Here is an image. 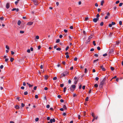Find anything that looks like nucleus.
Masks as SVG:
<instances>
[{
    "label": "nucleus",
    "instance_id": "8fccbe9b",
    "mask_svg": "<svg viewBox=\"0 0 123 123\" xmlns=\"http://www.w3.org/2000/svg\"><path fill=\"white\" fill-rule=\"evenodd\" d=\"M25 106V104L23 103L21 104V106L23 107Z\"/></svg>",
    "mask_w": 123,
    "mask_h": 123
},
{
    "label": "nucleus",
    "instance_id": "9d476101",
    "mask_svg": "<svg viewBox=\"0 0 123 123\" xmlns=\"http://www.w3.org/2000/svg\"><path fill=\"white\" fill-rule=\"evenodd\" d=\"M34 3V4L36 5H38V1H35V2H33Z\"/></svg>",
    "mask_w": 123,
    "mask_h": 123
},
{
    "label": "nucleus",
    "instance_id": "4be33fe9",
    "mask_svg": "<svg viewBox=\"0 0 123 123\" xmlns=\"http://www.w3.org/2000/svg\"><path fill=\"white\" fill-rule=\"evenodd\" d=\"M24 94L25 95H27L28 94V92L27 91H25L24 92Z\"/></svg>",
    "mask_w": 123,
    "mask_h": 123
},
{
    "label": "nucleus",
    "instance_id": "4d7b16f0",
    "mask_svg": "<svg viewBox=\"0 0 123 123\" xmlns=\"http://www.w3.org/2000/svg\"><path fill=\"white\" fill-rule=\"evenodd\" d=\"M77 57H75V58H74V61H77Z\"/></svg>",
    "mask_w": 123,
    "mask_h": 123
},
{
    "label": "nucleus",
    "instance_id": "a19ab883",
    "mask_svg": "<svg viewBox=\"0 0 123 123\" xmlns=\"http://www.w3.org/2000/svg\"><path fill=\"white\" fill-rule=\"evenodd\" d=\"M35 98H38V96L37 95H35Z\"/></svg>",
    "mask_w": 123,
    "mask_h": 123
},
{
    "label": "nucleus",
    "instance_id": "79ce46f5",
    "mask_svg": "<svg viewBox=\"0 0 123 123\" xmlns=\"http://www.w3.org/2000/svg\"><path fill=\"white\" fill-rule=\"evenodd\" d=\"M64 84H60V87H62L64 86Z\"/></svg>",
    "mask_w": 123,
    "mask_h": 123
},
{
    "label": "nucleus",
    "instance_id": "de8ad7c7",
    "mask_svg": "<svg viewBox=\"0 0 123 123\" xmlns=\"http://www.w3.org/2000/svg\"><path fill=\"white\" fill-rule=\"evenodd\" d=\"M64 31L65 33H67L68 32V30L66 29H64Z\"/></svg>",
    "mask_w": 123,
    "mask_h": 123
},
{
    "label": "nucleus",
    "instance_id": "ea45409f",
    "mask_svg": "<svg viewBox=\"0 0 123 123\" xmlns=\"http://www.w3.org/2000/svg\"><path fill=\"white\" fill-rule=\"evenodd\" d=\"M119 23L120 25H121L122 24V22L121 21H119Z\"/></svg>",
    "mask_w": 123,
    "mask_h": 123
},
{
    "label": "nucleus",
    "instance_id": "680f3d73",
    "mask_svg": "<svg viewBox=\"0 0 123 123\" xmlns=\"http://www.w3.org/2000/svg\"><path fill=\"white\" fill-rule=\"evenodd\" d=\"M16 10V8H14L12 10V11H13Z\"/></svg>",
    "mask_w": 123,
    "mask_h": 123
},
{
    "label": "nucleus",
    "instance_id": "c756f323",
    "mask_svg": "<svg viewBox=\"0 0 123 123\" xmlns=\"http://www.w3.org/2000/svg\"><path fill=\"white\" fill-rule=\"evenodd\" d=\"M57 79V77H56V76H55V77H54L53 78V80H56Z\"/></svg>",
    "mask_w": 123,
    "mask_h": 123
},
{
    "label": "nucleus",
    "instance_id": "f3484780",
    "mask_svg": "<svg viewBox=\"0 0 123 123\" xmlns=\"http://www.w3.org/2000/svg\"><path fill=\"white\" fill-rule=\"evenodd\" d=\"M29 87H32L33 86V85H31L30 84H29Z\"/></svg>",
    "mask_w": 123,
    "mask_h": 123
},
{
    "label": "nucleus",
    "instance_id": "4468645a",
    "mask_svg": "<svg viewBox=\"0 0 123 123\" xmlns=\"http://www.w3.org/2000/svg\"><path fill=\"white\" fill-rule=\"evenodd\" d=\"M67 89V88L66 87H65L63 89V92H65L66 91V90Z\"/></svg>",
    "mask_w": 123,
    "mask_h": 123
},
{
    "label": "nucleus",
    "instance_id": "49530a36",
    "mask_svg": "<svg viewBox=\"0 0 123 123\" xmlns=\"http://www.w3.org/2000/svg\"><path fill=\"white\" fill-rule=\"evenodd\" d=\"M99 79V78L98 77H96L95 78V80H96V81H98Z\"/></svg>",
    "mask_w": 123,
    "mask_h": 123
},
{
    "label": "nucleus",
    "instance_id": "7c9ffc66",
    "mask_svg": "<svg viewBox=\"0 0 123 123\" xmlns=\"http://www.w3.org/2000/svg\"><path fill=\"white\" fill-rule=\"evenodd\" d=\"M36 39H38L39 38V37L38 36H36Z\"/></svg>",
    "mask_w": 123,
    "mask_h": 123
},
{
    "label": "nucleus",
    "instance_id": "2f4dec72",
    "mask_svg": "<svg viewBox=\"0 0 123 123\" xmlns=\"http://www.w3.org/2000/svg\"><path fill=\"white\" fill-rule=\"evenodd\" d=\"M46 107L47 108H49L50 107V105H46Z\"/></svg>",
    "mask_w": 123,
    "mask_h": 123
},
{
    "label": "nucleus",
    "instance_id": "20e7f679",
    "mask_svg": "<svg viewBox=\"0 0 123 123\" xmlns=\"http://www.w3.org/2000/svg\"><path fill=\"white\" fill-rule=\"evenodd\" d=\"M99 19L98 18H95L93 19V21L95 23Z\"/></svg>",
    "mask_w": 123,
    "mask_h": 123
},
{
    "label": "nucleus",
    "instance_id": "052dcab7",
    "mask_svg": "<svg viewBox=\"0 0 123 123\" xmlns=\"http://www.w3.org/2000/svg\"><path fill=\"white\" fill-rule=\"evenodd\" d=\"M107 55V54L106 53H105L103 55V56H105Z\"/></svg>",
    "mask_w": 123,
    "mask_h": 123
},
{
    "label": "nucleus",
    "instance_id": "f257e3e1",
    "mask_svg": "<svg viewBox=\"0 0 123 123\" xmlns=\"http://www.w3.org/2000/svg\"><path fill=\"white\" fill-rule=\"evenodd\" d=\"M106 80V78L105 77L103 79L102 81L100 83L99 86L100 87H102L103 85L105 83V81Z\"/></svg>",
    "mask_w": 123,
    "mask_h": 123
},
{
    "label": "nucleus",
    "instance_id": "f704fd0d",
    "mask_svg": "<svg viewBox=\"0 0 123 123\" xmlns=\"http://www.w3.org/2000/svg\"><path fill=\"white\" fill-rule=\"evenodd\" d=\"M115 24V23L114 22H112L111 25H114Z\"/></svg>",
    "mask_w": 123,
    "mask_h": 123
},
{
    "label": "nucleus",
    "instance_id": "0eeeda50",
    "mask_svg": "<svg viewBox=\"0 0 123 123\" xmlns=\"http://www.w3.org/2000/svg\"><path fill=\"white\" fill-rule=\"evenodd\" d=\"M33 24V22H28L27 24V25H32Z\"/></svg>",
    "mask_w": 123,
    "mask_h": 123
},
{
    "label": "nucleus",
    "instance_id": "423d86ee",
    "mask_svg": "<svg viewBox=\"0 0 123 123\" xmlns=\"http://www.w3.org/2000/svg\"><path fill=\"white\" fill-rule=\"evenodd\" d=\"M55 119L54 118H53V119H51L50 120V122L51 123H53V122H55Z\"/></svg>",
    "mask_w": 123,
    "mask_h": 123
},
{
    "label": "nucleus",
    "instance_id": "e2e57ef3",
    "mask_svg": "<svg viewBox=\"0 0 123 123\" xmlns=\"http://www.w3.org/2000/svg\"><path fill=\"white\" fill-rule=\"evenodd\" d=\"M71 81L70 80H68V83H69L70 84V83H71Z\"/></svg>",
    "mask_w": 123,
    "mask_h": 123
},
{
    "label": "nucleus",
    "instance_id": "39448f33",
    "mask_svg": "<svg viewBox=\"0 0 123 123\" xmlns=\"http://www.w3.org/2000/svg\"><path fill=\"white\" fill-rule=\"evenodd\" d=\"M10 6V3H6V8L7 9H8L9 7Z\"/></svg>",
    "mask_w": 123,
    "mask_h": 123
},
{
    "label": "nucleus",
    "instance_id": "393cba45",
    "mask_svg": "<svg viewBox=\"0 0 123 123\" xmlns=\"http://www.w3.org/2000/svg\"><path fill=\"white\" fill-rule=\"evenodd\" d=\"M6 48L7 49H9V47L7 45H6Z\"/></svg>",
    "mask_w": 123,
    "mask_h": 123
},
{
    "label": "nucleus",
    "instance_id": "864d4df0",
    "mask_svg": "<svg viewBox=\"0 0 123 123\" xmlns=\"http://www.w3.org/2000/svg\"><path fill=\"white\" fill-rule=\"evenodd\" d=\"M3 18H4L3 17H1L0 18V19L1 20H3Z\"/></svg>",
    "mask_w": 123,
    "mask_h": 123
},
{
    "label": "nucleus",
    "instance_id": "a878e982",
    "mask_svg": "<svg viewBox=\"0 0 123 123\" xmlns=\"http://www.w3.org/2000/svg\"><path fill=\"white\" fill-rule=\"evenodd\" d=\"M56 50H57L60 51L61 50V49L60 48H57L56 49Z\"/></svg>",
    "mask_w": 123,
    "mask_h": 123
},
{
    "label": "nucleus",
    "instance_id": "72a5a7b5",
    "mask_svg": "<svg viewBox=\"0 0 123 123\" xmlns=\"http://www.w3.org/2000/svg\"><path fill=\"white\" fill-rule=\"evenodd\" d=\"M103 22H102L100 23V25L101 26H103Z\"/></svg>",
    "mask_w": 123,
    "mask_h": 123
},
{
    "label": "nucleus",
    "instance_id": "774afa93",
    "mask_svg": "<svg viewBox=\"0 0 123 123\" xmlns=\"http://www.w3.org/2000/svg\"><path fill=\"white\" fill-rule=\"evenodd\" d=\"M94 50V49L92 48L90 50V51H92Z\"/></svg>",
    "mask_w": 123,
    "mask_h": 123
},
{
    "label": "nucleus",
    "instance_id": "a18cd8bd",
    "mask_svg": "<svg viewBox=\"0 0 123 123\" xmlns=\"http://www.w3.org/2000/svg\"><path fill=\"white\" fill-rule=\"evenodd\" d=\"M88 19V17H86L85 18V20L86 21Z\"/></svg>",
    "mask_w": 123,
    "mask_h": 123
},
{
    "label": "nucleus",
    "instance_id": "c9c22d12",
    "mask_svg": "<svg viewBox=\"0 0 123 123\" xmlns=\"http://www.w3.org/2000/svg\"><path fill=\"white\" fill-rule=\"evenodd\" d=\"M90 40H89V39H87L86 41V43H88L89 42H90Z\"/></svg>",
    "mask_w": 123,
    "mask_h": 123
},
{
    "label": "nucleus",
    "instance_id": "6e6552de",
    "mask_svg": "<svg viewBox=\"0 0 123 123\" xmlns=\"http://www.w3.org/2000/svg\"><path fill=\"white\" fill-rule=\"evenodd\" d=\"M15 108L17 109H18L19 108V107L18 105H16L15 106Z\"/></svg>",
    "mask_w": 123,
    "mask_h": 123
},
{
    "label": "nucleus",
    "instance_id": "c85d7f7f",
    "mask_svg": "<svg viewBox=\"0 0 123 123\" xmlns=\"http://www.w3.org/2000/svg\"><path fill=\"white\" fill-rule=\"evenodd\" d=\"M92 115L93 118H95V115L94 113H92Z\"/></svg>",
    "mask_w": 123,
    "mask_h": 123
},
{
    "label": "nucleus",
    "instance_id": "6e6d98bb",
    "mask_svg": "<svg viewBox=\"0 0 123 123\" xmlns=\"http://www.w3.org/2000/svg\"><path fill=\"white\" fill-rule=\"evenodd\" d=\"M37 88V87L36 86H35L34 87L33 89H34V90H36Z\"/></svg>",
    "mask_w": 123,
    "mask_h": 123
},
{
    "label": "nucleus",
    "instance_id": "5fc2aeb1",
    "mask_svg": "<svg viewBox=\"0 0 123 123\" xmlns=\"http://www.w3.org/2000/svg\"><path fill=\"white\" fill-rule=\"evenodd\" d=\"M23 85L24 86H25L26 85V83L25 82H24L23 83Z\"/></svg>",
    "mask_w": 123,
    "mask_h": 123
},
{
    "label": "nucleus",
    "instance_id": "7ed1b4c3",
    "mask_svg": "<svg viewBox=\"0 0 123 123\" xmlns=\"http://www.w3.org/2000/svg\"><path fill=\"white\" fill-rule=\"evenodd\" d=\"M76 87V86L74 85H72L70 88L71 91H72V89H74Z\"/></svg>",
    "mask_w": 123,
    "mask_h": 123
},
{
    "label": "nucleus",
    "instance_id": "ddd939ff",
    "mask_svg": "<svg viewBox=\"0 0 123 123\" xmlns=\"http://www.w3.org/2000/svg\"><path fill=\"white\" fill-rule=\"evenodd\" d=\"M78 81V80H75L74 82V83L76 85L77 84V83Z\"/></svg>",
    "mask_w": 123,
    "mask_h": 123
},
{
    "label": "nucleus",
    "instance_id": "bf43d9fd",
    "mask_svg": "<svg viewBox=\"0 0 123 123\" xmlns=\"http://www.w3.org/2000/svg\"><path fill=\"white\" fill-rule=\"evenodd\" d=\"M83 33L84 34V35H86V32L85 31H83Z\"/></svg>",
    "mask_w": 123,
    "mask_h": 123
},
{
    "label": "nucleus",
    "instance_id": "603ef678",
    "mask_svg": "<svg viewBox=\"0 0 123 123\" xmlns=\"http://www.w3.org/2000/svg\"><path fill=\"white\" fill-rule=\"evenodd\" d=\"M113 8L114 9V10H115V11L117 8L116 6H115Z\"/></svg>",
    "mask_w": 123,
    "mask_h": 123
},
{
    "label": "nucleus",
    "instance_id": "13d9d810",
    "mask_svg": "<svg viewBox=\"0 0 123 123\" xmlns=\"http://www.w3.org/2000/svg\"><path fill=\"white\" fill-rule=\"evenodd\" d=\"M85 86H82V89H83V90H84L85 89Z\"/></svg>",
    "mask_w": 123,
    "mask_h": 123
},
{
    "label": "nucleus",
    "instance_id": "5701e85b",
    "mask_svg": "<svg viewBox=\"0 0 123 123\" xmlns=\"http://www.w3.org/2000/svg\"><path fill=\"white\" fill-rule=\"evenodd\" d=\"M96 16V17H97L96 18H98L100 16V15H99V14H98Z\"/></svg>",
    "mask_w": 123,
    "mask_h": 123
},
{
    "label": "nucleus",
    "instance_id": "a211bd4d",
    "mask_svg": "<svg viewBox=\"0 0 123 123\" xmlns=\"http://www.w3.org/2000/svg\"><path fill=\"white\" fill-rule=\"evenodd\" d=\"M63 108L64 109H66L67 108L66 107L65 105H64L63 106Z\"/></svg>",
    "mask_w": 123,
    "mask_h": 123
},
{
    "label": "nucleus",
    "instance_id": "338daca9",
    "mask_svg": "<svg viewBox=\"0 0 123 123\" xmlns=\"http://www.w3.org/2000/svg\"><path fill=\"white\" fill-rule=\"evenodd\" d=\"M60 102L62 103L63 102H64V100L62 99H61L60 100Z\"/></svg>",
    "mask_w": 123,
    "mask_h": 123
},
{
    "label": "nucleus",
    "instance_id": "9b49d317",
    "mask_svg": "<svg viewBox=\"0 0 123 123\" xmlns=\"http://www.w3.org/2000/svg\"><path fill=\"white\" fill-rule=\"evenodd\" d=\"M104 2V1L103 0H102L101 2V6H103Z\"/></svg>",
    "mask_w": 123,
    "mask_h": 123
},
{
    "label": "nucleus",
    "instance_id": "69168bd1",
    "mask_svg": "<svg viewBox=\"0 0 123 123\" xmlns=\"http://www.w3.org/2000/svg\"><path fill=\"white\" fill-rule=\"evenodd\" d=\"M25 88V87L24 86H22L21 87V88L22 89H24Z\"/></svg>",
    "mask_w": 123,
    "mask_h": 123
},
{
    "label": "nucleus",
    "instance_id": "6ab92c4d",
    "mask_svg": "<svg viewBox=\"0 0 123 123\" xmlns=\"http://www.w3.org/2000/svg\"><path fill=\"white\" fill-rule=\"evenodd\" d=\"M39 120V118H36L35 119V121L36 122H37Z\"/></svg>",
    "mask_w": 123,
    "mask_h": 123
},
{
    "label": "nucleus",
    "instance_id": "c03bdc74",
    "mask_svg": "<svg viewBox=\"0 0 123 123\" xmlns=\"http://www.w3.org/2000/svg\"><path fill=\"white\" fill-rule=\"evenodd\" d=\"M69 48V47L68 46H67L66 48L65 49V50L66 51H67L68 48Z\"/></svg>",
    "mask_w": 123,
    "mask_h": 123
},
{
    "label": "nucleus",
    "instance_id": "cd10ccee",
    "mask_svg": "<svg viewBox=\"0 0 123 123\" xmlns=\"http://www.w3.org/2000/svg\"><path fill=\"white\" fill-rule=\"evenodd\" d=\"M93 45L94 46H95L96 45L95 41H93Z\"/></svg>",
    "mask_w": 123,
    "mask_h": 123
},
{
    "label": "nucleus",
    "instance_id": "f8f14e48",
    "mask_svg": "<svg viewBox=\"0 0 123 123\" xmlns=\"http://www.w3.org/2000/svg\"><path fill=\"white\" fill-rule=\"evenodd\" d=\"M60 41V40L59 39H57L56 41V42L57 43H59Z\"/></svg>",
    "mask_w": 123,
    "mask_h": 123
},
{
    "label": "nucleus",
    "instance_id": "473e14b6",
    "mask_svg": "<svg viewBox=\"0 0 123 123\" xmlns=\"http://www.w3.org/2000/svg\"><path fill=\"white\" fill-rule=\"evenodd\" d=\"M97 49L98 50H100V48L98 46L97 47Z\"/></svg>",
    "mask_w": 123,
    "mask_h": 123
},
{
    "label": "nucleus",
    "instance_id": "412c9836",
    "mask_svg": "<svg viewBox=\"0 0 123 123\" xmlns=\"http://www.w3.org/2000/svg\"><path fill=\"white\" fill-rule=\"evenodd\" d=\"M14 59L13 58H11L10 59V61L11 62H12L14 60Z\"/></svg>",
    "mask_w": 123,
    "mask_h": 123
},
{
    "label": "nucleus",
    "instance_id": "b1692460",
    "mask_svg": "<svg viewBox=\"0 0 123 123\" xmlns=\"http://www.w3.org/2000/svg\"><path fill=\"white\" fill-rule=\"evenodd\" d=\"M120 43V42L119 41H117L116 42V44H117V45H118L119 43Z\"/></svg>",
    "mask_w": 123,
    "mask_h": 123
},
{
    "label": "nucleus",
    "instance_id": "1a4fd4ad",
    "mask_svg": "<svg viewBox=\"0 0 123 123\" xmlns=\"http://www.w3.org/2000/svg\"><path fill=\"white\" fill-rule=\"evenodd\" d=\"M17 24L18 25H20L21 24V21L20 20H19Z\"/></svg>",
    "mask_w": 123,
    "mask_h": 123
},
{
    "label": "nucleus",
    "instance_id": "bb28decb",
    "mask_svg": "<svg viewBox=\"0 0 123 123\" xmlns=\"http://www.w3.org/2000/svg\"><path fill=\"white\" fill-rule=\"evenodd\" d=\"M111 70L113 71L114 70V68L113 67H111Z\"/></svg>",
    "mask_w": 123,
    "mask_h": 123
},
{
    "label": "nucleus",
    "instance_id": "dca6fc26",
    "mask_svg": "<svg viewBox=\"0 0 123 123\" xmlns=\"http://www.w3.org/2000/svg\"><path fill=\"white\" fill-rule=\"evenodd\" d=\"M94 86L96 87H97L98 86V85L97 84H95Z\"/></svg>",
    "mask_w": 123,
    "mask_h": 123
},
{
    "label": "nucleus",
    "instance_id": "0e129e2a",
    "mask_svg": "<svg viewBox=\"0 0 123 123\" xmlns=\"http://www.w3.org/2000/svg\"><path fill=\"white\" fill-rule=\"evenodd\" d=\"M119 2V0H118L116 2V4H117Z\"/></svg>",
    "mask_w": 123,
    "mask_h": 123
},
{
    "label": "nucleus",
    "instance_id": "aec40b11",
    "mask_svg": "<svg viewBox=\"0 0 123 123\" xmlns=\"http://www.w3.org/2000/svg\"><path fill=\"white\" fill-rule=\"evenodd\" d=\"M88 99H89V97H87L85 99V100L86 101H88Z\"/></svg>",
    "mask_w": 123,
    "mask_h": 123
},
{
    "label": "nucleus",
    "instance_id": "58836bf2",
    "mask_svg": "<svg viewBox=\"0 0 123 123\" xmlns=\"http://www.w3.org/2000/svg\"><path fill=\"white\" fill-rule=\"evenodd\" d=\"M3 68V65H1L0 67V68L1 69H2Z\"/></svg>",
    "mask_w": 123,
    "mask_h": 123
},
{
    "label": "nucleus",
    "instance_id": "09e8293b",
    "mask_svg": "<svg viewBox=\"0 0 123 123\" xmlns=\"http://www.w3.org/2000/svg\"><path fill=\"white\" fill-rule=\"evenodd\" d=\"M87 69L86 68H85V73H86L87 72Z\"/></svg>",
    "mask_w": 123,
    "mask_h": 123
},
{
    "label": "nucleus",
    "instance_id": "e433bc0d",
    "mask_svg": "<svg viewBox=\"0 0 123 123\" xmlns=\"http://www.w3.org/2000/svg\"><path fill=\"white\" fill-rule=\"evenodd\" d=\"M20 32L21 34H23L24 33V31H20Z\"/></svg>",
    "mask_w": 123,
    "mask_h": 123
},
{
    "label": "nucleus",
    "instance_id": "4c0bfd02",
    "mask_svg": "<svg viewBox=\"0 0 123 123\" xmlns=\"http://www.w3.org/2000/svg\"><path fill=\"white\" fill-rule=\"evenodd\" d=\"M123 4V3H119V6H121Z\"/></svg>",
    "mask_w": 123,
    "mask_h": 123
},
{
    "label": "nucleus",
    "instance_id": "3c124183",
    "mask_svg": "<svg viewBox=\"0 0 123 123\" xmlns=\"http://www.w3.org/2000/svg\"><path fill=\"white\" fill-rule=\"evenodd\" d=\"M11 53L12 55H13L14 54V52L13 51H11Z\"/></svg>",
    "mask_w": 123,
    "mask_h": 123
},
{
    "label": "nucleus",
    "instance_id": "37998d69",
    "mask_svg": "<svg viewBox=\"0 0 123 123\" xmlns=\"http://www.w3.org/2000/svg\"><path fill=\"white\" fill-rule=\"evenodd\" d=\"M30 49H28L27 50V52L28 53H30Z\"/></svg>",
    "mask_w": 123,
    "mask_h": 123
},
{
    "label": "nucleus",
    "instance_id": "2eb2a0df",
    "mask_svg": "<svg viewBox=\"0 0 123 123\" xmlns=\"http://www.w3.org/2000/svg\"><path fill=\"white\" fill-rule=\"evenodd\" d=\"M48 76H45V77H44V79H45V80H47V79L48 78Z\"/></svg>",
    "mask_w": 123,
    "mask_h": 123
},
{
    "label": "nucleus",
    "instance_id": "f03ea898",
    "mask_svg": "<svg viewBox=\"0 0 123 123\" xmlns=\"http://www.w3.org/2000/svg\"><path fill=\"white\" fill-rule=\"evenodd\" d=\"M68 73V72L67 71L63 72L62 74H61L60 78H61L63 76H65L66 75H67Z\"/></svg>",
    "mask_w": 123,
    "mask_h": 123
}]
</instances>
